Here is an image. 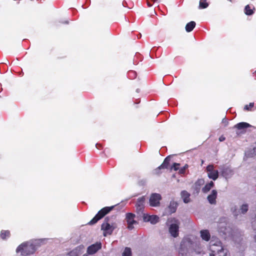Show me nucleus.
I'll return each mask as SVG.
<instances>
[{
    "label": "nucleus",
    "mask_w": 256,
    "mask_h": 256,
    "mask_svg": "<svg viewBox=\"0 0 256 256\" xmlns=\"http://www.w3.org/2000/svg\"><path fill=\"white\" fill-rule=\"evenodd\" d=\"M222 124L224 125V126H226L228 124V121L227 119L224 118L222 120Z\"/></svg>",
    "instance_id": "2f4dec72"
},
{
    "label": "nucleus",
    "mask_w": 256,
    "mask_h": 256,
    "mask_svg": "<svg viewBox=\"0 0 256 256\" xmlns=\"http://www.w3.org/2000/svg\"><path fill=\"white\" fill-rule=\"evenodd\" d=\"M185 242L182 241L180 244L181 249L182 248V246L184 245Z\"/></svg>",
    "instance_id": "f704fd0d"
},
{
    "label": "nucleus",
    "mask_w": 256,
    "mask_h": 256,
    "mask_svg": "<svg viewBox=\"0 0 256 256\" xmlns=\"http://www.w3.org/2000/svg\"><path fill=\"white\" fill-rule=\"evenodd\" d=\"M132 250L130 248L126 247L122 254V256H132Z\"/></svg>",
    "instance_id": "393cba45"
},
{
    "label": "nucleus",
    "mask_w": 256,
    "mask_h": 256,
    "mask_svg": "<svg viewBox=\"0 0 256 256\" xmlns=\"http://www.w3.org/2000/svg\"><path fill=\"white\" fill-rule=\"evenodd\" d=\"M188 168V165L186 164L184 167L180 169L179 173L180 174H184L185 173L186 170Z\"/></svg>",
    "instance_id": "7c9ffc66"
},
{
    "label": "nucleus",
    "mask_w": 256,
    "mask_h": 256,
    "mask_svg": "<svg viewBox=\"0 0 256 256\" xmlns=\"http://www.w3.org/2000/svg\"><path fill=\"white\" fill-rule=\"evenodd\" d=\"M254 106V104L253 102H250L249 104L245 106L244 109L246 110H250L251 108H252Z\"/></svg>",
    "instance_id": "c756f323"
},
{
    "label": "nucleus",
    "mask_w": 256,
    "mask_h": 256,
    "mask_svg": "<svg viewBox=\"0 0 256 256\" xmlns=\"http://www.w3.org/2000/svg\"><path fill=\"white\" fill-rule=\"evenodd\" d=\"M10 232L9 230H2L1 231L0 234V237L3 239L5 240L6 238L10 237Z\"/></svg>",
    "instance_id": "5701e85b"
},
{
    "label": "nucleus",
    "mask_w": 256,
    "mask_h": 256,
    "mask_svg": "<svg viewBox=\"0 0 256 256\" xmlns=\"http://www.w3.org/2000/svg\"><path fill=\"white\" fill-rule=\"evenodd\" d=\"M208 6V4L206 0H200L199 4V8H205Z\"/></svg>",
    "instance_id": "b1692460"
},
{
    "label": "nucleus",
    "mask_w": 256,
    "mask_h": 256,
    "mask_svg": "<svg viewBox=\"0 0 256 256\" xmlns=\"http://www.w3.org/2000/svg\"><path fill=\"white\" fill-rule=\"evenodd\" d=\"M240 210L242 214L246 213L248 210V205L247 204H242L241 206Z\"/></svg>",
    "instance_id": "c85d7f7f"
},
{
    "label": "nucleus",
    "mask_w": 256,
    "mask_h": 256,
    "mask_svg": "<svg viewBox=\"0 0 256 256\" xmlns=\"http://www.w3.org/2000/svg\"><path fill=\"white\" fill-rule=\"evenodd\" d=\"M204 180L203 179H199L195 182V186L197 189H199L200 188V186L204 184Z\"/></svg>",
    "instance_id": "a878e982"
},
{
    "label": "nucleus",
    "mask_w": 256,
    "mask_h": 256,
    "mask_svg": "<svg viewBox=\"0 0 256 256\" xmlns=\"http://www.w3.org/2000/svg\"><path fill=\"white\" fill-rule=\"evenodd\" d=\"M134 217L135 215L132 213H128L126 215L128 228L129 230H132L134 228V225L137 224V222L134 220Z\"/></svg>",
    "instance_id": "0eeeda50"
},
{
    "label": "nucleus",
    "mask_w": 256,
    "mask_h": 256,
    "mask_svg": "<svg viewBox=\"0 0 256 256\" xmlns=\"http://www.w3.org/2000/svg\"><path fill=\"white\" fill-rule=\"evenodd\" d=\"M200 236L202 240L206 241H208L210 238V234L208 230H202L200 232Z\"/></svg>",
    "instance_id": "dca6fc26"
},
{
    "label": "nucleus",
    "mask_w": 256,
    "mask_h": 256,
    "mask_svg": "<svg viewBox=\"0 0 256 256\" xmlns=\"http://www.w3.org/2000/svg\"><path fill=\"white\" fill-rule=\"evenodd\" d=\"M206 172L208 176L210 178L216 180L218 177V170H214V166L212 164H209L206 167Z\"/></svg>",
    "instance_id": "423d86ee"
},
{
    "label": "nucleus",
    "mask_w": 256,
    "mask_h": 256,
    "mask_svg": "<svg viewBox=\"0 0 256 256\" xmlns=\"http://www.w3.org/2000/svg\"><path fill=\"white\" fill-rule=\"evenodd\" d=\"M143 219L144 222H150L152 224H155L158 222L159 218L156 215L150 216L144 214Z\"/></svg>",
    "instance_id": "9b49d317"
},
{
    "label": "nucleus",
    "mask_w": 256,
    "mask_h": 256,
    "mask_svg": "<svg viewBox=\"0 0 256 256\" xmlns=\"http://www.w3.org/2000/svg\"><path fill=\"white\" fill-rule=\"evenodd\" d=\"M216 256H228L227 250L226 249L222 250V251L216 254Z\"/></svg>",
    "instance_id": "bb28decb"
},
{
    "label": "nucleus",
    "mask_w": 256,
    "mask_h": 256,
    "mask_svg": "<svg viewBox=\"0 0 256 256\" xmlns=\"http://www.w3.org/2000/svg\"><path fill=\"white\" fill-rule=\"evenodd\" d=\"M84 248V246L83 245L78 246L68 252L66 256H80Z\"/></svg>",
    "instance_id": "9d476101"
},
{
    "label": "nucleus",
    "mask_w": 256,
    "mask_h": 256,
    "mask_svg": "<svg viewBox=\"0 0 256 256\" xmlns=\"http://www.w3.org/2000/svg\"><path fill=\"white\" fill-rule=\"evenodd\" d=\"M115 206H106L100 210L95 216L88 222L90 225L95 224L98 220L102 218L112 210Z\"/></svg>",
    "instance_id": "7ed1b4c3"
},
{
    "label": "nucleus",
    "mask_w": 256,
    "mask_h": 256,
    "mask_svg": "<svg viewBox=\"0 0 256 256\" xmlns=\"http://www.w3.org/2000/svg\"><path fill=\"white\" fill-rule=\"evenodd\" d=\"M36 251L34 246L29 242H25L20 244L16 248V252H21L22 256H28L32 254Z\"/></svg>",
    "instance_id": "f257e3e1"
},
{
    "label": "nucleus",
    "mask_w": 256,
    "mask_h": 256,
    "mask_svg": "<svg viewBox=\"0 0 256 256\" xmlns=\"http://www.w3.org/2000/svg\"><path fill=\"white\" fill-rule=\"evenodd\" d=\"M214 186V183L211 181L210 182L206 184L204 188H202V190L204 192L206 193L208 192Z\"/></svg>",
    "instance_id": "4be33fe9"
},
{
    "label": "nucleus",
    "mask_w": 256,
    "mask_h": 256,
    "mask_svg": "<svg viewBox=\"0 0 256 256\" xmlns=\"http://www.w3.org/2000/svg\"><path fill=\"white\" fill-rule=\"evenodd\" d=\"M181 196H182V198H183L184 202L185 203H188V202H190V194L186 191L184 190V191L182 192Z\"/></svg>",
    "instance_id": "6ab92c4d"
},
{
    "label": "nucleus",
    "mask_w": 256,
    "mask_h": 256,
    "mask_svg": "<svg viewBox=\"0 0 256 256\" xmlns=\"http://www.w3.org/2000/svg\"><path fill=\"white\" fill-rule=\"evenodd\" d=\"M252 226L254 230L256 232V219L252 222Z\"/></svg>",
    "instance_id": "473e14b6"
},
{
    "label": "nucleus",
    "mask_w": 256,
    "mask_h": 256,
    "mask_svg": "<svg viewBox=\"0 0 256 256\" xmlns=\"http://www.w3.org/2000/svg\"><path fill=\"white\" fill-rule=\"evenodd\" d=\"M250 126V125L246 122H240L234 126V128H237L238 130H244Z\"/></svg>",
    "instance_id": "aec40b11"
},
{
    "label": "nucleus",
    "mask_w": 256,
    "mask_h": 256,
    "mask_svg": "<svg viewBox=\"0 0 256 256\" xmlns=\"http://www.w3.org/2000/svg\"><path fill=\"white\" fill-rule=\"evenodd\" d=\"M196 22L194 21H192L186 24V30L187 32H190L196 26Z\"/></svg>",
    "instance_id": "412c9836"
},
{
    "label": "nucleus",
    "mask_w": 256,
    "mask_h": 256,
    "mask_svg": "<svg viewBox=\"0 0 256 256\" xmlns=\"http://www.w3.org/2000/svg\"><path fill=\"white\" fill-rule=\"evenodd\" d=\"M102 248L100 242H96L89 246L87 248V254H93L96 253Z\"/></svg>",
    "instance_id": "1a4fd4ad"
},
{
    "label": "nucleus",
    "mask_w": 256,
    "mask_h": 256,
    "mask_svg": "<svg viewBox=\"0 0 256 256\" xmlns=\"http://www.w3.org/2000/svg\"><path fill=\"white\" fill-rule=\"evenodd\" d=\"M217 196V192L216 190H212V194L208 196V200L211 204H215L216 202V198Z\"/></svg>",
    "instance_id": "4468645a"
},
{
    "label": "nucleus",
    "mask_w": 256,
    "mask_h": 256,
    "mask_svg": "<svg viewBox=\"0 0 256 256\" xmlns=\"http://www.w3.org/2000/svg\"><path fill=\"white\" fill-rule=\"evenodd\" d=\"M178 204L174 201L170 202V205L168 206V210L170 214H172L176 212Z\"/></svg>",
    "instance_id": "f3484780"
},
{
    "label": "nucleus",
    "mask_w": 256,
    "mask_h": 256,
    "mask_svg": "<svg viewBox=\"0 0 256 256\" xmlns=\"http://www.w3.org/2000/svg\"><path fill=\"white\" fill-rule=\"evenodd\" d=\"M145 198L144 197H142L138 199L136 207L138 211L142 210L144 208V202Z\"/></svg>",
    "instance_id": "2eb2a0df"
},
{
    "label": "nucleus",
    "mask_w": 256,
    "mask_h": 256,
    "mask_svg": "<svg viewBox=\"0 0 256 256\" xmlns=\"http://www.w3.org/2000/svg\"><path fill=\"white\" fill-rule=\"evenodd\" d=\"M148 5L149 6H152L151 4H150V3H148Z\"/></svg>",
    "instance_id": "58836bf2"
},
{
    "label": "nucleus",
    "mask_w": 256,
    "mask_h": 256,
    "mask_svg": "<svg viewBox=\"0 0 256 256\" xmlns=\"http://www.w3.org/2000/svg\"><path fill=\"white\" fill-rule=\"evenodd\" d=\"M224 176L226 178L230 177L233 174L232 170L228 166H223L220 168Z\"/></svg>",
    "instance_id": "f8f14e48"
},
{
    "label": "nucleus",
    "mask_w": 256,
    "mask_h": 256,
    "mask_svg": "<svg viewBox=\"0 0 256 256\" xmlns=\"http://www.w3.org/2000/svg\"><path fill=\"white\" fill-rule=\"evenodd\" d=\"M224 140H225V138L223 136H221L219 138V140L220 142H222V141Z\"/></svg>",
    "instance_id": "72a5a7b5"
},
{
    "label": "nucleus",
    "mask_w": 256,
    "mask_h": 256,
    "mask_svg": "<svg viewBox=\"0 0 256 256\" xmlns=\"http://www.w3.org/2000/svg\"><path fill=\"white\" fill-rule=\"evenodd\" d=\"M254 6L248 4L244 8V12L246 15H252L254 13Z\"/></svg>",
    "instance_id": "a211bd4d"
},
{
    "label": "nucleus",
    "mask_w": 256,
    "mask_h": 256,
    "mask_svg": "<svg viewBox=\"0 0 256 256\" xmlns=\"http://www.w3.org/2000/svg\"><path fill=\"white\" fill-rule=\"evenodd\" d=\"M82 256H88L87 254H84Z\"/></svg>",
    "instance_id": "e433bc0d"
},
{
    "label": "nucleus",
    "mask_w": 256,
    "mask_h": 256,
    "mask_svg": "<svg viewBox=\"0 0 256 256\" xmlns=\"http://www.w3.org/2000/svg\"><path fill=\"white\" fill-rule=\"evenodd\" d=\"M170 158L168 156L166 157L164 159L163 163L155 170L156 172L158 174L159 172L158 171L162 168L170 169Z\"/></svg>",
    "instance_id": "ddd939ff"
},
{
    "label": "nucleus",
    "mask_w": 256,
    "mask_h": 256,
    "mask_svg": "<svg viewBox=\"0 0 256 256\" xmlns=\"http://www.w3.org/2000/svg\"><path fill=\"white\" fill-rule=\"evenodd\" d=\"M210 250L212 252L210 254L216 256V254L224 250L222 242L216 238L212 239L210 242Z\"/></svg>",
    "instance_id": "20e7f679"
},
{
    "label": "nucleus",
    "mask_w": 256,
    "mask_h": 256,
    "mask_svg": "<svg viewBox=\"0 0 256 256\" xmlns=\"http://www.w3.org/2000/svg\"><path fill=\"white\" fill-rule=\"evenodd\" d=\"M254 239L255 241L256 242V235L254 236Z\"/></svg>",
    "instance_id": "c9c22d12"
},
{
    "label": "nucleus",
    "mask_w": 256,
    "mask_h": 256,
    "mask_svg": "<svg viewBox=\"0 0 256 256\" xmlns=\"http://www.w3.org/2000/svg\"><path fill=\"white\" fill-rule=\"evenodd\" d=\"M168 223L170 224L169 231L172 236L176 237L178 234V228L180 222L175 218L168 220Z\"/></svg>",
    "instance_id": "39448f33"
},
{
    "label": "nucleus",
    "mask_w": 256,
    "mask_h": 256,
    "mask_svg": "<svg viewBox=\"0 0 256 256\" xmlns=\"http://www.w3.org/2000/svg\"><path fill=\"white\" fill-rule=\"evenodd\" d=\"M116 227V224L110 222L109 218L107 217L105 218L104 222L102 224L101 230H103L104 236H106L107 235L111 234Z\"/></svg>",
    "instance_id": "f03ea898"
},
{
    "label": "nucleus",
    "mask_w": 256,
    "mask_h": 256,
    "mask_svg": "<svg viewBox=\"0 0 256 256\" xmlns=\"http://www.w3.org/2000/svg\"><path fill=\"white\" fill-rule=\"evenodd\" d=\"M210 256H214V254H210Z\"/></svg>",
    "instance_id": "4c0bfd02"
},
{
    "label": "nucleus",
    "mask_w": 256,
    "mask_h": 256,
    "mask_svg": "<svg viewBox=\"0 0 256 256\" xmlns=\"http://www.w3.org/2000/svg\"><path fill=\"white\" fill-rule=\"evenodd\" d=\"M161 199V196L158 194H153L151 195L150 198V204L151 206H156L160 204V200Z\"/></svg>",
    "instance_id": "6e6552de"
},
{
    "label": "nucleus",
    "mask_w": 256,
    "mask_h": 256,
    "mask_svg": "<svg viewBox=\"0 0 256 256\" xmlns=\"http://www.w3.org/2000/svg\"><path fill=\"white\" fill-rule=\"evenodd\" d=\"M180 164L178 163H174L172 166L170 168V170H174L175 171L178 170L179 169V166Z\"/></svg>",
    "instance_id": "cd10ccee"
}]
</instances>
